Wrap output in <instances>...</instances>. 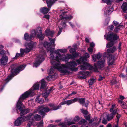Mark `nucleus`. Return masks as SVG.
Listing matches in <instances>:
<instances>
[{"instance_id": "69168bd1", "label": "nucleus", "mask_w": 127, "mask_h": 127, "mask_svg": "<svg viewBox=\"0 0 127 127\" xmlns=\"http://www.w3.org/2000/svg\"><path fill=\"white\" fill-rule=\"evenodd\" d=\"M121 115L120 114H117V116H116L117 119H119Z\"/></svg>"}, {"instance_id": "6e6d98bb", "label": "nucleus", "mask_w": 127, "mask_h": 127, "mask_svg": "<svg viewBox=\"0 0 127 127\" xmlns=\"http://www.w3.org/2000/svg\"><path fill=\"white\" fill-rule=\"evenodd\" d=\"M105 78L104 77H102L101 76H99V78L98 79L99 81H101L103 80Z\"/></svg>"}, {"instance_id": "c03bdc74", "label": "nucleus", "mask_w": 127, "mask_h": 127, "mask_svg": "<svg viewBox=\"0 0 127 127\" xmlns=\"http://www.w3.org/2000/svg\"><path fill=\"white\" fill-rule=\"evenodd\" d=\"M122 107L124 109H126L127 108V106L125 102L123 103V104H121Z\"/></svg>"}, {"instance_id": "6ab92c4d", "label": "nucleus", "mask_w": 127, "mask_h": 127, "mask_svg": "<svg viewBox=\"0 0 127 127\" xmlns=\"http://www.w3.org/2000/svg\"><path fill=\"white\" fill-rule=\"evenodd\" d=\"M24 38L25 40H26L27 41H29L28 43H27L25 44V46L26 44H29L31 42H32L34 44H35L34 46L33 47V48L35 46L36 44V43L35 42H33L30 41V40L32 38L30 35L29 36L28 33H26L24 35Z\"/></svg>"}, {"instance_id": "603ef678", "label": "nucleus", "mask_w": 127, "mask_h": 127, "mask_svg": "<svg viewBox=\"0 0 127 127\" xmlns=\"http://www.w3.org/2000/svg\"><path fill=\"white\" fill-rule=\"evenodd\" d=\"M109 19L108 18L106 19L105 21V23L104 24L105 25H106L108 24Z\"/></svg>"}, {"instance_id": "a19ab883", "label": "nucleus", "mask_w": 127, "mask_h": 127, "mask_svg": "<svg viewBox=\"0 0 127 127\" xmlns=\"http://www.w3.org/2000/svg\"><path fill=\"white\" fill-rule=\"evenodd\" d=\"M54 77V75H50L47 77L46 79L48 80H52V78Z\"/></svg>"}, {"instance_id": "680f3d73", "label": "nucleus", "mask_w": 127, "mask_h": 127, "mask_svg": "<svg viewBox=\"0 0 127 127\" xmlns=\"http://www.w3.org/2000/svg\"><path fill=\"white\" fill-rule=\"evenodd\" d=\"M90 44L91 47L92 48L95 45V44L93 42H92L90 43Z\"/></svg>"}, {"instance_id": "a878e982", "label": "nucleus", "mask_w": 127, "mask_h": 127, "mask_svg": "<svg viewBox=\"0 0 127 127\" xmlns=\"http://www.w3.org/2000/svg\"><path fill=\"white\" fill-rule=\"evenodd\" d=\"M50 8H47L45 7L41 8L40 9V10L41 12L42 13L44 14H45L47 13L49 11Z\"/></svg>"}, {"instance_id": "f03ea898", "label": "nucleus", "mask_w": 127, "mask_h": 127, "mask_svg": "<svg viewBox=\"0 0 127 127\" xmlns=\"http://www.w3.org/2000/svg\"><path fill=\"white\" fill-rule=\"evenodd\" d=\"M61 65V66H58V67H59L58 68L60 69V72L64 74H69V69L75 71H77L78 69L77 68L74 67L77 66V64L75 62L73 61L68 62L65 64Z\"/></svg>"}, {"instance_id": "f257e3e1", "label": "nucleus", "mask_w": 127, "mask_h": 127, "mask_svg": "<svg viewBox=\"0 0 127 127\" xmlns=\"http://www.w3.org/2000/svg\"><path fill=\"white\" fill-rule=\"evenodd\" d=\"M66 50L65 49H59L57 50H55L54 49L50 50V59H51V62L52 64H54L53 61L56 60L59 62L60 60L63 61H67V58L65 55H62L59 52L61 53H65L66 52Z\"/></svg>"}, {"instance_id": "5701e85b", "label": "nucleus", "mask_w": 127, "mask_h": 127, "mask_svg": "<svg viewBox=\"0 0 127 127\" xmlns=\"http://www.w3.org/2000/svg\"><path fill=\"white\" fill-rule=\"evenodd\" d=\"M92 58L94 62H95L97 60H99L101 57V55L100 53H98L97 54L93 55L92 56Z\"/></svg>"}, {"instance_id": "de8ad7c7", "label": "nucleus", "mask_w": 127, "mask_h": 127, "mask_svg": "<svg viewBox=\"0 0 127 127\" xmlns=\"http://www.w3.org/2000/svg\"><path fill=\"white\" fill-rule=\"evenodd\" d=\"M114 28V26L113 25H111L108 27V29L110 31H112L113 30Z\"/></svg>"}, {"instance_id": "338daca9", "label": "nucleus", "mask_w": 127, "mask_h": 127, "mask_svg": "<svg viewBox=\"0 0 127 127\" xmlns=\"http://www.w3.org/2000/svg\"><path fill=\"white\" fill-rule=\"evenodd\" d=\"M121 42H120L119 44V45L118 46V48L119 49V52L120 51V47L121 45Z\"/></svg>"}, {"instance_id": "f3484780", "label": "nucleus", "mask_w": 127, "mask_h": 127, "mask_svg": "<svg viewBox=\"0 0 127 127\" xmlns=\"http://www.w3.org/2000/svg\"><path fill=\"white\" fill-rule=\"evenodd\" d=\"M77 99L76 98H74L73 99L70 100L64 101L60 103V104L61 105L66 104L67 105H69L72 103L76 102Z\"/></svg>"}, {"instance_id": "774afa93", "label": "nucleus", "mask_w": 127, "mask_h": 127, "mask_svg": "<svg viewBox=\"0 0 127 127\" xmlns=\"http://www.w3.org/2000/svg\"><path fill=\"white\" fill-rule=\"evenodd\" d=\"M89 103V101H87V103H86L85 104V107H87L88 106V104Z\"/></svg>"}, {"instance_id": "4468645a", "label": "nucleus", "mask_w": 127, "mask_h": 127, "mask_svg": "<svg viewBox=\"0 0 127 127\" xmlns=\"http://www.w3.org/2000/svg\"><path fill=\"white\" fill-rule=\"evenodd\" d=\"M45 58L43 55H40L37 56L35 60V62L33 64V66L37 67L44 60Z\"/></svg>"}, {"instance_id": "bf43d9fd", "label": "nucleus", "mask_w": 127, "mask_h": 127, "mask_svg": "<svg viewBox=\"0 0 127 127\" xmlns=\"http://www.w3.org/2000/svg\"><path fill=\"white\" fill-rule=\"evenodd\" d=\"M85 57L86 58H89L90 57L89 55L87 53H85Z\"/></svg>"}, {"instance_id": "6e6552de", "label": "nucleus", "mask_w": 127, "mask_h": 127, "mask_svg": "<svg viewBox=\"0 0 127 127\" xmlns=\"http://www.w3.org/2000/svg\"><path fill=\"white\" fill-rule=\"evenodd\" d=\"M41 119L40 116L37 114H34L30 113L27 117H25L26 120H29V122L32 125L34 121H38Z\"/></svg>"}, {"instance_id": "423d86ee", "label": "nucleus", "mask_w": 127, "mask_h": 127, "mask_svg": "<svg viewBox=\"0 0 127 127\" xmlns=\"http://www.w3.org/2000/svg\"><path fill=\"white\" fill-rule=\"evenodd\" d=\"M26 66L25 64H23L19 66L15 69H12L10 75H9L5 80L7 82L9 81L14 76L16 75L17 73H18L21 71L23 70Z\"/></svg>"}, {"instance_id": "9d476101", "label": "nucleus", "mask_w": 127, "mask_h": 127, "mask_svg": "<svg viewBox=\"0 0 127 127\" xmlns=\"http://www.w3.org/2000/svg\"><path fill=\"white\" fill-rule=\"evenodd\" d=\"M50 62L51 64L53 65V67H51V68L50 69L48 72V73L50 74H52L54 73L55 70L56 69L60 71V69L59 68H58L59 67H58V65L59 66H61V65L60 64L59 62L56 60V61H53L54 63V64H52L51 62V59Z\"/></svg>"}, {"instance_id": "37998d69", "label": "nucleus", "mask_w": 127, "mask_h": 127, "mask_svg": "<svg viewBox=\"0 0 127 127\" xmlns=\"http://www.w3.org/2000/svg\"><path fill=\"white\" fill-rule=\"evenodd\" d=\"M111 0H102V1L104 3H106L107 4H110L111 3Z\"/></svg>"}, {"instance_id": "aec40b11", "label": "nucleus", "mask_w": 127, "mask_h": 127, "mask_svg": "<svg viewBox=\"0 0 127 127\" xmlns=\"http://www.w3.org/2000/svg\"><path fill=\"white\" fill-rule=\"evenodd\" d=\"M8 59V58L7 56H2L0 60L1 65H6L7 64Z\"/></svg>"}, {"instance_id": "e433bc0d", "label": "nucleus", "mask_w": 127, "mask_h": 127, "mask_svg": "<svg viewBox=\"0 0 127 127\" xmlns=\"http://www.w3.org/2000/svg\"><path fill=\"white\" fill-rule=\"evenodd\" d=\"M67 123H66V122L64 123L61 122L59 124V126L61 127H67L68 125H70L68 124V122Z\"/></svg>"}, {"instance_id": "b1692460", "label": "nucleus", "mask_w": 127, "mask_h": 127, "mask_svg": "<svg viewBox=\"0 0 127 127\" xmlns=\"http://www.w3.org/2000/svg\"><path fill=\"white\" fill-rule=\"evenodd\" d=\"M72 55H71L69 54H67V56L66 57L67 58V61H67L69 59H72L76 57H77L79 55L78 53H75L74 54H72Z\"/></svg>"}, {"instance_id": "13d9d810", "label": "nucleus", "mask_w": 127, "mask_h": 127, "mask_svg": "<svg viewBox=\"0 0 127 127\" xmlns=\"http://www.w3.org/2000/svg\"><path fill=\"white\" fill-rule=\"evenodd\" d=\"M62 28H59V31L58 33V35H59L60 34V33H61L62 31Z\"/></svg>"}, {"instance_id": "1a4fd4ad", "label": "nucleus", "mask_w": 127, "mask_h": 127, "mask_svg": "<svg viewBox=\"0 0 127 127\" xmlns=\"http://www.w3.org/2000/svg\"><path fill=\"white\" fill-rule=\"evenodd\" d=\"M48 38L50 41V43H48L47 42H44V46L47 50H48V51H50V50H52L53 49L51 47V44L52 46L54 47L55 45V38L51 39L49 37Z\"/></svg>"}, {"instance_id": "79ce46f5", "label": "nucleus", "mask_w": 127, "mask_h": 127, "mask_svg": "<svg viewBox=\"0 0 127 127\" xmlns=\"http://www.w3.org/2000/svg\"><path fill=\"white\" fill-rule=\"evenodd\" d=\"M81 111L84 114L85 117H86V115L88 114V112L87 110H85L82 109L81 110Z\"/></svg>"}, {"instance_id": "412c9836", "label": "nucleus", "mask_w": 127, "mask_h": 127, "mask_svg": "<svg viewBox=\"0 0 127 127\" xmlns=\"http://www.w3.org/2000/svg\"><path fill=\"white\" fill-rule=\"evenodd\" d=\"M113 9L112 7H107L104 11V14L106 15H109L113 11Z\"/></svg>"}, {"instance_id": "7c9ffc66", "label": "nucleus", "mask_w": 127, "mask_h": 127, "mask_svg": "<svg viewBox=\"0 0 127 127\" xmlns=\"http://www.w3.org/2000/svg\"><path fill=\"white\" fill-rule=\"evenodd\" d=\"M35 101L39 103H42L44 102L43 99L42 98H40L38 96L36 97L35 100Z\"/></svg>"}, {"instance_id": "3c124183", "label": "nucleus", "mask_w": 127, "mask_h": 127, "mask_svg": "<svg viewBox=\"0 0 127 127\" xmlns=\"http://www.w3.org/2000/svg\"><path fill=\"white\" fill-rule=\"evenodd\" d=\"M88 50L91 53H92L93 52V48L90 47L88 48Z\"/></svg>"}, {"instance_id": "ddd939ff", "label": "nucleus", "mask_w": 127, "mask_h": 127, "mask_svg": "<svg viewBox=\"0 0 127 127\" xmlns=\"http://www.w3.org/2000/svg\"><path fill=\"white\" fill-rule=\"evenodd\" d=\"M50 111L48 107H45L43 106L39 107L37 111H35V112L37 113V112L38 113L43 116H44L45 114V112H48Z\"/></svg>"}, {"instance_id": "7ed1b4c3", "label": "nucleus", "mask_w": 127, "mask_h": 127, "mask_svg": "<svg viewBox=\"0 0 127 127\" xmlns=\"http://www.w3.org/2000/svg\"><path fill=\"white\" fill-rule=\"evenodd\" d=\"M26 93H24L20 97L18 101L16 104L17 108L18 109L21 111L20 115L21 116L29 112V110L28 109H23V108H25V106L22 103L21 101H22L28 97L30 94Z\"/></svg>"}, {"instance_id": "f704fd0d", "label": "nucleus", "mask_w": 127, "mask_h": 127, "mask_svg": "<svg viewBox=\"0 0 127 127\" xmlns=\"http://www.w3.org/2000/svg\"><path fill=\"white\" fill-rule=\"evenodd\" d=\"M42 31L41 32H39L37 35V37L40 40H42L44 38V35L42 33Z\"/></svg>"}, {"instance_id": "c9c22d12", "label": "nucleus", "mask_w": 127, "mask_h": 127, "mask_svg": "<svg viewBox=\"0 0 127 127\" xmlns=\"http://www.w3.org/2000/svg\"><path fill=\"white\" fill-rule=\"evenodd\" d=\"M46 86V84L44 81V79H42L41 81V89H44Z\"/></svg>"}, {"instance_id": "4d7b16f0", "label": "nucleus", "mask_w": 127, "mask_h": 127, "mask_svg": "<svg viewBox=\"0 0 127 127\" xmlns=\"http://www.w3.org/2000/svg\"><path fill=\"white\" fill-rule=\"evenodd\" d=\"M77 93V92H76L74 91L72 93L68 95V96H71L73 95H75Z\"/></svg>"}, {"instance_id": "e2e57ef3", "label": "nucleus", "mask_w": 127, "mask_h": 127, "mask_svg": "<svg viewBox=\"0 0 127 127\" xmlns=\"http://www.w3.org/2000/svg\"><path fill=\"white\" fill-rule=\"evenodd\" d=\"M43 18L47 19H49V16L48 15H45L43 16Z\"/></svg>"}, {"instance_id": "49530a36", "label": "nucleus", "mask_w": 127, "mask_h": 127, "mask_svg": "<svg viewBox=\"0 0 127 127\" xmlns=\"http://www.w3.org/2000/svg\"><path fill=\"white\" fill-rule=\"evenodd\" d=\"M75 50L74 48H71L69 50V51L71 53L73 54L75 52Z\"/></svg>"}, {"instance_id": "4be33fe9", "label": "nucleus", "mask_w": 127, "mask_h": 127, "mask_svg": "<svg viewBox=\"0 0 127 127\" xmlns=\"http://www.w3.org/2000/svg\"><path fill=\"white\" fill-rule=\"evenodd\" d=\"M60 17L62 19H63V20L65 21L67 20H70L73 17L70 15L65 16L61 15L60 16Z\"/></svg>"}, {"instance_id": "473e14b6", "label": "nucleus", "mask_w": 127, "mask_h": 127, "mask_svg": "<svg viewBox=\"0 0 127 127\" xmlns=\"http://www.w3.org/2000/svg\"><path fill=\"white\" fill-rule=\"evenodd\" d=\"M96 79L95 78H91L88 80V82L89 85H92L94 84L96 81Z\"/></svg>"}, {"instance_id": "c756f323", "label": "nucleus", "mask_w": 127, "mask_h": 127, "mask_svg": "<svg viewBox=\"0 0 127 127\" xmlns=\"http://www.w3.org/2000/svg\"><path fill=\"white\" fill-rule=\"evenodd\" d=\"M121 8L124 12L127 13V3H123L121 6Z\"/></svg>"}, {"instance_id": "393cba45", "label": "nucleus", "mask_w": 127, "mask_h": 127, "mask_svg": "<svg viewBox=\"0 0 127 127\" xmlns=\"http://www.w3.org/2000/svg\"><path fill=\"white\" fill-rule=\"evenodd\" d=\"M54 33V32L53 31H50L49 29H47L45 31V34L47 36L50 35L51 37H52Z\"/></svg>"}, {"instance_id": "8fccbe9b", "label": "nucleus", "mask_w": 127, "mask_h": 127, "mask_svg": "<svg viewBox=\"0 0 127 127\" xmlns=\"http://www.w3.org/2000/svg\"><path fill=\"white\" fill-rule=\"evenodd\" d=\"M50 93V92H48L47 93V92H46L45 93H44V94H42V96H44V95H46L44 97L45 98V99H46V97H47V96L48 95H49V94Z\"/></svg>"}, {"instance_id": "39448f33", "label": "nucleus", "mask_w": 127, "mask_h": 127, "mask_svg": "<svg viewBox=\"0 0 127 127\" xmlns=\"http://www.w3.org/2000/svg\"><path fill=\"white\" fill-rule=\"evenodd\" d=\"M104 37L108 41H110L106 45L107 48L112 47L114 44L116 42V40L118 39L119 37L116 34L113 33L109 34H105Z\"/></svg>"}, {"instance_id": "f8f14e48", "label": "nucleus", "mask_w": 127, "mask_h": 127, "mask_svg": "<svg viewBox=\"0 0 127 127\" xmlns=\"http://www.w3.org/2000/svg\"><path fill=\"white\" fill-rule=\"evenodd\" d=\"M116 114V112L114 111L113 113H111L110 114H109L108 113H104L102 115L101 118H102L106 119L107 120L109 121L112 119L115 115Z\"/></svg>"}, {"instance_id": "4c0bfd02", "label": "nucleus", "mask_w": 127, "mask_h": 127, "mask_svg": "<svg viewBox=\"0 0 127 127\" xmlns=\"http://www.w3.org/2000/svg\"><path fill=\"white\" fill-rule=\"evenodd\" d=\"M77 98V101H78L81 104H84L85 102V98H79L76 97Z\"/></svg>"}, {"instance_id": "864d4df0", "label": "nucleus", "mask_w": 127, "mask_h": 127, "mask_svg": "<svg viewBox=\"0 0 127 127\" xmlns=\"http://www.w3.org/2000/svg\"><path fill=\"white\" fill-rule=\"evenodd\" d=\"M113 24L115 26H117H117H118V25H119L118 22H117V21H113Z\"/></svg>"}, {"instance_id": "cd10ccee", "label": "nucleus", "mask_w": 127, "mask_h": 127, "mask_svg": "<svg viewBox=\"0 0 127 127\" xmlns=\"http://www.w3.org/2000/svg\"><path fill=\"white\" fill-rule=\"evenodd\" d=\"M79 120V117L78 116H76L74 119L71 122H68L69 125H70L75 123L76 122L78 121Z\"/></svg>"}, {"instance_id": "bb28decb", "label": "nucleus", "mask_w": 127, "mask_h": 127, "mask_svg": "<svg viewBox=\"0 0 127 127\" xmlns=\"http://www.w3.org/2000/svg\"><path fill=\"white\" fill-rule=\"evenodd\" d=\"M50 108H51V110H55L59 109L61 107V106H58L56 107H55V105L53 104H50L48 105Z\"/></svg>"}, {"instance_id": "c85d7f7f", "label": "nucleus", "mask_w": 127, "mask_h": 127, "mask_svg": "<svg viewBox=\"0 0 127 127\" xmlns=\"http://www.w3.org/2000/svg\"><path fill=\"white\" fill-rule=\"evenodd\" d=\"M114 58L113 57H109L108 58V64L109 65H112L114 63Z\"/></svg>"}, {"instance_id": "20e7f679", "label": "nucleus", "mask_w": 127, "mask_h": 127, "mask_svg": "<svg viewBox=\"0 0 127 127\" xmlns=\"http://www.w3.org/2000/svg\"><path fill=\"white\" fill-rule=\"evenodd\" d=\"M34 44L31 42L29 44L26 45V48L25 49H21L20 53H17L15 56L13 58V59H16L19 57H22L24 53H29L31 50L34 46Z\"/></svg>"}, {"instance_id": "ea45409f", "label": "nucleus", "mask_w": 127, "mask_h": 127, "mask_svg": "<svg viewBox=\"0 0 127 127\" xmlns=\"http://www.w3.org/2000/svg\"><path fill=\"white\" fill-rule=\"evenodd\" d=\"M79 123V124H83L84 125H86L87 124V123L85 120L83 119Z\"/></svg>"}, {"instance_id": "09e8293b", "label": "nucleus", "mask_w": 127, "mask_h": 127, "mask_svg": "<svg viewBox=\"0 0 127 127\" xmlns=\"http://www.w3.org/2000/svg\"><path fill=\"white\" fill-rule=\"evenodd\" d=\"M5 51L3 50H1L0 51V54L2 55H3L5 54Z\"/></svg>"}, {"instance_id": "a18cd8bd", "label": "nucleus", "mask_w": 127, "mask_h": 127, "mask_svg": "<svg viewBox=\"0 0 127 127\" xmlns=\"http://www.w3.org/2000/svg\"><path fill=\"white\" fill-rule=\"evenodd\" d=\"M43 123L42 122L37 124V127H42L43 126Z\"/></svg>"}, {"instance_id": "dca6fc26", "label": "nucleus", "mask_w": 127, "mask_h": 127, "mask_svg": "<svg viewBox=\"0 0 127 127\" xmlns=\"http://www.w3.org/2000/svg\"><path fill=\"white\" fill-rule=\"evenodd\" d=\"M41 32V28L40 27H38L35 30H32L31 32V34H30L32 38L35 37L36 34L39 32Z\"/></svg>"}, {"instance_id": "0e129e2a", "label": "nucleus", "mask_w": 127, "mask_h": 127, "mask_svg": "<svg viewBox=\"0 0 127 127\" xmlns=\"http://www.w3.org/2000/svg\"><path fill=\"white\" fill-rule=\"evenodd\" d=\"M66 22H63L61 24V25H62L63 27H65L66 26V25L65 23Z\"/></svg>"}, {"instance_id": "a211bd4d", "label": "nucleus", "mask_w": 127, "mask_h": 127, "mask_svg": "<svg viewBox=\"0 0 127 127\" xmlns=\"http://www.w3.org/2000/svg\"><path fill=\"white\" fill-rule=\"evenodd\" d=\"M26 117H27V116L18 118L14 123L15 125L17 126H19L24 121H27L28 120H26L25 119Z\"/></svg>"}, {"instance_id": "5fc2aeb1", "label": "nucleus", "mask_w": 127, "mask_h": 127, "mask_svg": "<svg viewBox=\"0 0 127 127\" xmlns=\"http://www.w3.org/2000/svg\"><path fill=\"white\" fill-rule=\"evenodd\" d=\"M85 117L86 118V119L89 121L90 120V115H89L88 114L87 115H86V117Z\"/></svg>"}, {"instance_id": "0eeeda50", "label": "nucleus", "mask_w": 127, "mask_h": 127, "mask_svg": "<svg viewBox=\"0 0 127 127\" xmlns=\"http://www.w3.org/2000/svg\"><path fill=\"white\" fill-rule=\"evenodd\" d=\"M86 60V58L84 57H81L79 59L76 60V62L78 64H83V65H82L80 66V68L82 70H85L87 69L88 67L90 66L91 68L90 70L92 69V67L90 66V64L87 63H84V61Z\"/></svg>"}, {"instance_id": "052dcab7", "label": "nucleus", "mask_w": 127, "mask_h": 127, "mask_svg": "<svg viewBox=\"0 0 127 127\" xmlns=\"http://www.w3.org/2000/svg\"><path fill=\"white\" fill-rule=\"evenodd\" d=\"M103 120L102 123L105 124L107 123V121L106 120V119H104V118H103Z\"/></svg>"}, {"instance_id": "9b49d317", "label": "nucleus", "mask_w": 127, "mask_h": 127, "mask_svg": "<svg viewBox=\"0 0 127 127\" xmlns=\"http://www.w3.org/2000/svg\"><path fill=\"white\" fill-rule=\"evenodd\" d=\"M105 60L104 59L101 61H98L96 63H95L94 65L95 67L94 71L95 72H97V69H104L105 66Z\"/></svg>"}, {"instance_id": "2f4dec72", "label": "nucleus", "mask_w": 127, "mask_h": 127, "mask_svg": "<svg viewBox=\"0 0 127 127\" xmlns=\"http://www.w3.org/2000/svg\"><path fill=\"white\" fill-rule=\"evenodd\" d=\"M116 50V47L114 46L112 48L108 49L107 51L108 53H113Z\"/></svg>"}, {"instance_id": "72a5a7b5", "label": "nucleus", "mask_w": 127, "mask_h": 127, "mask_svg": "<svg viewBox=\"0 0 127 127\" xmlns=\"http://www.w3.org/2000/svg\"><path fill=\"white\" fill-rule=\"evenodd\" d=\"M124 28L123 25H118L117 27L115 29L114 31L115 32H117L119 30H121Z\"/></svg>"}, {"instance_id": "2eb2a0df", "label": "nucleus", "mask_w": 127, "mask_h": 127, "mask_svg": "<svg viewBox=\"0 0 127 127\" xmlns=\"http://www.w3.org/2000/svg\"><path fill=\"white\" fill-rule=\"evenodd\" d=\"M39 84L38 83H37L34 84L31 88V89L29 91H28L26 92L25 93H26L27 92H28L27 93H29L30 94L29 95V96H30L34 94V90H37L38 89L39 87Z\"/></svg>"}, {"instance_id": "58836bf2", "label": "nucleus", "mask_w": 127, "mask_h": 127, "mask_svg": "<svg viewBox=\"0 0 127 127\" xmlns=\"http://www.w3.org/2000/svg\"><path fill=\"white\" fill-rule=\"evenodd\" d=\"M115 105L114 104L112 105L111 107V108L109 110L110 111L111 113H113V111H115L116 112V114L117 113V109H114V108L115 107Z\"/></svg>"}]
</instances>
